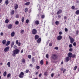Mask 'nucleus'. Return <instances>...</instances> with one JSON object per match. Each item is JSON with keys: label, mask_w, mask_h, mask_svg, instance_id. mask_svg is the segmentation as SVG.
<instances>
[{"label": "nucleus", "mask_w": 79, "mask_h": 79, "mask_svg": "<svg viewBox=\"0 0 79 79\" xmlns=\"http://www.w3.org/2000/svg\"><path fill=\"white\" fill-rule=\"evenodd\" d=\"M19 53V50L18 49H16L12 51V56H15L17 54Z\"/></svg>", "instance_id": "obj_1"}, {"label": "nucleus", "mask_w": 79, "mask_h": 79, "mask_svg": "<svg viewBox=\"0 0 79 79\" xmlns=\"http://www.w3.org/2000/svg\"><path fill=\"white\" fill-rule=\"evenodd\" d=\"M57 57L58 56H57V55H56L55 54H53L52 55V56L51 57V61H52L53 60H56Z\"/></svg>", "instance_id": "obj_2"}, {"label": "nucleus", "mask_w": 79, "mask_h": 79, "mask_svg": "<svg viewBox=\"0 0 79 79\" xmlns=\"http://www.w3.org/2000/svg\"><path fill=\"white\" fill-rule=\"evenodd\" d=\"M69 38L70 39V42L71 44H73L74 42V39L73 38L69 36Z\"/></svg>", "instance_id": "obj_3"}, {"label": "nucleus", "mask_w": 79, "mask_h": 79, "mask_svg": "<svg viewBox=\"0 0 79 79\" xmlns=\"http://www.w3.org/2000/svg\"><path fill=\"white\" fill-rule=\"evenodd\" d=\"M24 73L23 72H22L19 74V77L20 78H23V77H24Z\"/></svg>", "instance_id": "obj_4"}, {"label": "nucleus", "mask_w": 79, "mask_h": 79, "mask_svg": "<svg viewBox=\"0 0 79 79\" xmlns=\"http://www.w3.org/2000/svg\"><path fill=\"white\" fill-rule=\"evenodd\" d=\"M32 34L34 35L36 34H37V30L35 29H34L32 30Z\"/></svg>", "instance_id": "obj_5"}, {"label": "nucleus", "mask_w": 79, "mask_h": 79, "mask_svg": "<svg viewBox=\"0 0 79 79\" xmlns=\"http://www.w3.org/2000/svg\"><path fill=\"white\" fill-rule=\"evenodd\" d=\"M10 49V47H7L6 48H5L4 49V51L5 52H6L7 51H8V50Z\"/></svg>", "instance_id": "obj_6"}, {"label": "nucleus", "mask_w": 79, "mask_h": 79, "mask_svg": "<svg viewBox=\"0 0 79 79\" xmlns=\"http://www.w3.org/2000/svg\"><path fill=\"white\" fill-rule=\"evenodd\" d=\"M14 5L15 10H17V9H18V5L17 4H15Z\"/></svg>", "instance_id": "obj_7"}, {"label": "nucleus", "mask_w": 79, "mask_h": 79, "mask_svg": "<svg viewBox=\"0 0 79 79\" xmlns=\"http://www.w3.org/2000/svg\"><path fill=\"white\" fill-rule=\"evenodd\" d=\"M73 55V54L71 52H69L68 54V56L69 58H71L72 57V56Z\"/></svg>", "instance_id": "obj_8"}, {"label": "nucleus", "mask_w": 79, "mask_h": 79, "mask_svg": "<svg viewBox=\"0 0 79 79\" xmlns=\"http://www.w3.org/2000/svg\"><path fill=\"white\" fill-rule=\"evenodd\" d=\"M62 39V36L61 35H59L58 36L57 39L58 40H60Z\"/></svg>", "instance_id": "obj_9"}, {"label": "nucleus", "mask_w": 79, "mask_h": 79, "mask_svg": "<svg viewBox=\"0 0 79 79\" xmlns=\"http://www.w3.org/2000/svg\"><path fill=\"white\" fill-rule=\"evenodd\" d=\"M35 24H37V25H39V21L37 20L35 21Z\"/></svg>", "instance_id": "obj_10"}, {"label": "nucleus", "mask_w": 79, "mask_h": 79, "mask_svg": "<svg viewBox=\"0 0 79 79\" xmlns=\"http://www.w3.org/2000/svg\"><path fill=\"white\" fill-rule=\"evenodd\" d=\"M8 29H12V25L9 24L8 27Z\"/></svg>", "instance_id": "obj_11"}, {"label": "nucleus", "mask_w": 79, "mask_h": 79, "mask_svg": "<svg viewBox=\"0 0 79 79\" xmlns=\"http://www.w3.org/2000/svg\"><path fill=\"white\" fill-rule=\"evenodd\" d=\"M15 32L13 31L11 34V36L12 37H14L15 36Z\"/></svg>", "instance_id": "obj_12"}, {"label": "nucleus", "mask_w": 79, "mask_h": 79, "mask_svg": "<svg viewBox=\"0 0 79 79\" xmlns=\"http://www.w3.org/2000/svg\"><path fill=\"white\" fill-rule=\"evenodd\" d=\"M14 44H15V42H14V41L12 42L11 44V48H12V47H13V45H14Z\"/></svg>", "instance_id": "obj_13"}, {"label": "nucleus", "mask_w": 79, "mask_h": 79, "mask_svg": "<svg viewBox=\"0 0 79 79\" xmlns=\"http://www.w3.org/2000/svg\"><path fill=\"white\" fill-rule=\"evenodd\" d=\"M62 12V10H59L57 12V15H59L60 13H61Z\"/></svg>", "instance_id": "obj_14"}, {"label": "nucleus", "mask_w": 79, "mask_h": 79, "mask_svg": "<svg viewBox=\"0 0 79 79\" xmlns=\"http://www.w3.org/2000/svg\"><path fill=\"white\" fill-rule=\"evenodd\" d=\"M29 4H30V2H27L24 3L25 5H26V6L29 5Z\"/></svg>", "instance_id": "obj_15"}, {"label": "nucleus", "mask_w": 79, "mask_h": 79, "mask_svg": "<svg viewBox=\"0 0 79 79\" xmlns=\"http://www.w3.org/2000/svg\"><path fill=\"white\" fill-rule=\"evenodd\" d=\"M67 62L69 61V57H67L65 58Z\"/></svg>", "instance_id": "obj_16"}, {"label": "nucleus", "mask_w": 79, "mask_h": 79, "mask_svg": "<svg viewBox=\"0 0 79 79\" xmlns=\"http://www.w3.org/2000/svg\"><path fill=\"white\" fill-rule=\"evenodd\" d=\"M6 40H4L2 41V44L3 45H5V44L6 43Z\"/></svg>", "instance_id": "obj_17"}, {"label": "nucleus", "mask_w": 79, "mask_h": 79, "mask_svg": "<svg viewBox=\"0 0 79 79\" xmlns=\"http://www.w3.org/2000/svg\"><path fill=\"white\" fill-rule=\"evenodd\" d=\"M39 36L38 35H35V40H37V39H38L39 38Z\"/></svg>", "instance_id": "obj_18"}, {"label": "nucleus", "mask_w": 79, "mask_h": 79, "mask_svg": "<svg viewBox=\"0 0 79 79\" xmlns=\"http://www.w3.org/2000/svg\"><path fill=\"white\" fill-rule=\"evenodd\" d=\"M75 13L76 15H79V10H77L76 11Z\"/></svg>", "instance_id": "obj_19"}, {"label": "nucleus", "mask_w": 79, "mask_h": 79, "mask_svg": "<svg viewBox=\"0 0 79 79\" xmlns=\"http://www.w3.org/2000/svg\"><path fill=\"white\" fill-rule=\"evenodd\" d=\"M10 41H8L7 42V44H6V46H8V45H10Z\"/></svg>", "instance_id": "obj_20"}, {"label": "nucleus", "mask_w": 79, "mask_h": 79, "mask_svg": "<svg viewBox=\"0 0 79 79\" xmlns=\"http://www.w3.org/2000/svg\"><path fill=\"white\" fill-rule=\"evenodd\" d=\"M41 41V38H39L37 42L38 43H40Z\"/></svg>", "instance_id": "obj_21"}, {"label": "nucleus", "mask_w": 79, "mask_h": 79, "mask_svg": "<svg viewBox=\"0 0 79 79\" xmlns=\"http://www.w3.org/2000/svg\"><path fill=\"white\" fill-rule=\"evenodd\" d=\"M56 25H58L59 24V21H57L55 22Z\"/></svg>", "instance_id": "obj_22"}, {"label": "nucleus", "mask_w": 79, "mask_h": 79, "mask_svg": "<svg viewBox=\"0 0 79 79\" xmlns=\"http://www.w3.org/2000/svg\"><path fill=\"white\" fill-rule=\"evenodd\" d=\"M8 0H6L5 1V4L6 5H8Z\"/></svg>", "instance_id": "obj_23"}, {"label": "nucleus", "mask_w": 79, "mask_h": 79, "mask_svg": "<svg viewBox=\"0 0 79 79\" xmlns=\"http://www.w3.org/2000/svg\"><path fill=\"white\" fill-rule=\"evenodd\" d=\"M31 61L33 63H34V62H35V59L34 57L32 58Z\"/></svg>", "instance_id": "obj_24"}, {"label": "nucleus", "mask_w": 79, "mask_h": 79, "mask_svg": "<svg viewBox=\"0 0 79 79\" xmlns=\"http://www.w3.org/2000/svg\"><path fill=\"white\" fill-rule=\"evenodd\" d=\"M7 65V66H8V67H10V62H8Z\"/></svg>", "instance_id": "obj_25"}, {"label": "nucleus", "mask_w": 79, "mask_h": 79, "mask_svg": "<svg viewBox=\"0 0 79 79\" xmlns=\"http://www.w3.org/2000/svg\"><path fill=\"white\" fill-rule=\"evenodd\" d=\"M3 75L4 76H6V71H5L3 74Z\"/></svg>", "instance_id": "obj_26"}, {"label": "nucleus", "mask_w": 79, "mask_h": 79, "mask_svg": "<svg viewBox=\"0 0 79 79\" xmlns=\"http://www.w3.org/2000/svg\"><path fill=\"white\" fill-rule=\"evenodd\" d=\"M24 31L23 30H22L21 31L20 33L21 34H23L24 33Z\"/></svg>", "instance_id": "obj_27"}, {"label": "nucleus", "mask_w": 79, "mask_h": 79, "mask_svg": "<svg viewBox=\"0 0 79 79\" xmlns=\"http://www.w3.org/2000/svg\"><path fill=\"white\" fill-rule=\"evenodd\" d=\"M25 13H27V11H28V9H27V8H26L25 9Z\"/></svg>", "instance_id": "obj_28"}, {"label": "nucleus", "mask_w": 79, "mask_h": 79, "mask_svg": "<svg viewBox=\"0 0 79 79\" xmlns=\"http://www.w3.org/2000/svg\"><path fill=\"white\" fill-rule=\"evenodd\" d=\"M9 22V20H8V19H6V20L5 21V22L6 23H8Z\"/></svg>", "instance_id": "obj_29"}, {"label": "nucleus", "mask_w": 79, "mask_h": 79, "mask_svg": "<svg viewBox=\"0 0 79 79\" xmlns=\"http://www.w3.org/2000/svg\"><path fill=\"white\" fill-rule=\"evenodd\" d=\"M14 12H15V11L12 10V12H11V15H13L14 14Z\"/></svg>", "instance_id": "obj_30"}, {"label": "nucleus", "mask_w": 79, "mask_h": 79, "mask_svg": "<svg viewBox=\"0 0 79 79\" xmlns=\"http://www.w3.org/2000/svg\"><path fill=\"white\" fill-rule=\"evenodd\" d=\"M15 24H16V25H18V24H19V21H16L15 22Z\"/></svg>", "instance_id": "obj_31"}, {"label": "nucleus", "mask_w": 79, "mask_h": 79, "mask_svg": "<svg viewBox=\"0 0 79 79\" xmlns=\"http://www.w3.org/2000/svg\"><path fill=\"white\" fill-rule=\"evenodd\" d=\"M22 22H23L24 21V18L23 17L22 18Z\"/></svg>", "instance_id": "obj_32"}, {"label": "nucleus", "mask_w": 79, "mask_h": 79, "mask_svg": "<svg viewBox=\"0 0 79 79\" xmlns=\"http://www.w3.org/2000/svg\"><path fill=\"white\" fill-rule=\"evenodd\" d=\"M25 61H26V60H25L24 59H22V62L23 63H25Z\"/></svg>", "instance_id": "obj_33"}, {"label": "nucleus", "mask_w": 79, "mask_h": 79, "mask_svg": "<svg viewBox=\"0 0 79 79\" xmlns=\"http://www.w3.org/2000/svg\"><path fill=\"white\" fill-rule=\"evenodd\" d=\"M40 64H41V65H43V60H41V61L40 62Z\"/></svg>", "instance_id": "obj_34"}, {"label": "nucleus", "mask_w": 79, "mask_h": 79, "mask_svg": "<svg viewBox=\"0 0 79 79\" xmlns=\"http://www.w3.org/2000/svg\"><path fill=\"white\" fill-rule=\"evenodd\" d=\"M71 9L72 10H74V9H75V7L74 6H73L71 7Z\"/></svg>", "instance_id": "obj_35"}, {"label": "nucleus", "mask_w": 79, "mask_h": 79, "mask_svg": "<svg viewBox=\"0 0 79 79\" xmlns=\"http://www.w3.org/2000/svg\"><path fill=\"white\" fill-rule=\"evenodd\" d=\"M29 19H27L26 21V23H29Z\"/></svg>", "instance_id": "obj_36"}, {"label": "nucleus", "mask_w": 79, "mask_h": 79, "mask_svg": "<svg viewBox=\"0 0 79 79\" xmlns=\"http://www.w3.org/2000/svg\"><path fill=\"white\" fill-rule=\"evenodd\" d=\"M69 48H72V47H73V45L71 44H70L69 45Z\"/></svg>", "instance_id": "obj_37"}, {"label": "nucleus", "mask_w": 79, "mask_h": 79, "mask_svg": "<svg viewBox=\"0 0 79 79\" xmlns=\"http://www.w3.org/2000/svg\"><path fill=\"white\" fill-rule=\"evenodd\" d=\"M73 46H75V47H76V43H75V42H74L73 43Z\"/></svg>", "instance_id": "obj_38"}, {"label": "nucleus", "mask_w": 79, "mask_h": 79, "mask_svg": "<svg viewBox=\"0 0 79 79\" xmlns=\"http://www.w3.org/2000/svg\"><path fill=\"white\" fill-rule=\"evenodd\" d=\"M10 76H11V74L9 73L7 74V77H10Z\"/></svg>", "instance_id": "obj_39"}, {"label": "nucleus", "mask_w": 79, "mask_h": 79, "mask_svg": "<svg viewBox=\"0 0 79 79\" xmlns=\"http://www.w3.org/2000/svg\"><path fill=\"white\" fill-rule=\"evenodd\" d=\"M28 58L31 59V55H29L28 56Z\"/></svg>", "instance_id": "obj_40"}, {"label": "nucleus", "mask_w": 79, "mask_h": 79, "mask_svg": "<svg viewBox=\"0 0 79 79\" xmlns=\"http://www.w3.org/2000/svg\"><path fill=\"white\" fill-rule=\"evenodd\" d=\"M44 74L45 76H47V72H44Z\"/></svg>", "instance_id": "obj_41"}, {"label": "nucleus", "mask_w": 79, "mask_h": 79, "mask_svg": "<svg viewBox=\"0 0 79 79\" xmlns=\"http://www.w3.org/2000/svg\"><path fill=\"white\" fill-rule=\"evenodd\" d=\"M79 32V31L77 30L76 31V35H78Z\"/></svg>", "instance_id": "obj_42"}, {"label": "nucleus", "mask_w": 79, "mask_h": 79, "mask_svg": "<svg viewBox=\"0 0 79 79\" xmlns=\"http://www.w3.org/2000/svg\"><path fill=\"white\" fill-rule=\"evenodd\" d=\"M54 75H55V73H52L51 74V77H53V76H54Z\"/></svg>", "instance_id": "obj_43"}, {"label": "nucleus", "mask_w": 79, "mask_h": 79, "mask_svg": "<svg viewBox=\"0 0 79 79\" xmlns=\"http://www.w3.org/2000/svg\"><path fill=\"white\" fill-rule=\"evenodd\" d=\"M36 68L38 69H39L40 68V67H39V66H37V67H36Z\"/></svg>", "instance_id": "obj_44"}, {"label": "nucleus", "mask_w": 79, "mask_h": 79, "mask_svg": "<svg viewBox=\"0 0 79 79\" xmlns=\"http://www.w3.org/2000/svg\"><path fill=\"white\" fill-rule=\"evenodd\" d=\"M19 43V42H18V40H16V44H17V45Z\"/></svg>", "instance_id": "obj_45"}, {"label": "nucleus", "mask_w": 79, "mask_h": 79, "mask_svg": "<svg viewBox=\"0 0 79 79\" xmlns=\"http://www.w3.org/2000/svg\"><path fill=\"white\" fill-rule=\"evenodd\" d=\"M44 18H45V15H42L41 16V18H42V19H44Z\"/></svg>", "instance_id": "obj_46"}, {"label": "nucleus", "mask_w": 79, "mask_h": 79, "mask_svg": "<svg viewBox=\"0 0 79 79\" xmlns=\"http://www.w3.org/2000/svg\"><path fill=\"white\" fill-rule=\"evenodd\" d=\"M77 66H75V67L74 68V70H76V69H77Z\"/></svg>", "instance_id": "obj_47"}, {"label": "nucleus", "mask_w": 79, "mask_h": 79, "mask_svg": "<svg viewBox=\"0 0 79 79\" xmlns=\"http://www.w3.org/2000/svg\"><path fill=\"white\" fill-rule=\"evenodd\" d=\"M69 52H72L73 51V48H70L69 49Z\"/></svg>", "instance_id": "obj_48"}, {"label": "nucleus", "mask_w": 79, "mask_h": 79, "mask_svg": "<svg viewBox=\"0 0 79 79\" xmlns=\"http://www.w3.org/2000/svg\"><path fill=\"white\" fill-rule=\"evenodd\" d=\"M17 48V46L16 45H15L14 46V48H15V49H16Z\"/></svg>", "instance_id": "obj_49"}, {"label": "nucleus", "mask_w": 79, "mask_h": 79, "mask_svg": "<svg viewBox=\"0 0 79 79\" xmlns=\"http://www.w3.org/2000/svg\"><path fill=\"white\" fill-rule=\"evenodd\" d=\"M49 46L50 47H52V43H50L49 44Z\"/></svg>", "instance_id": "obj_50"}, {"label": "nucleus", "mask_w": 79, "mask_h": 79, "mask_svg": "<svg viewBox=\"0 0 79 79\" xmlns=\"http://www.w3.org/2000/svg\"><path fill=\"white\" fill-rule=\"evenodd\" d=\"M25 72H26V73H28L29 72V70L27 69L26 70Z\"/></svg>", "instance_id": "obj_51"}, {"label": "nucleus", "mask_w": 79, "mask_h": 79, "mask_svg": "<svg viewBox=\"0 0 79 79\" xmlns=\"http://www.w3.org/2000/svg\"><path fill=\"white\" fill-rule=\"evenodd\" d=\"M54 49H55V50H58V47H56L54 48Z\"/></svg>", "instance_id": "obj_52"}, {"label": "nucleus", "mask_w": 79, "mask_h": 79, "mask_svg": "<svg viewBox=\"0 0 79 79\" xmlns=\"http://www.w3.org/2000/svg\"><path fill=\"white\" fill-rule=\"evenodd\" d=\"M0 35L1 36H3V32H1L0 33Z\"/></svg>", "instance_id": "obj_53"}, {"label": "nucleus", "mask_w": 79, "mask_h": 79, "mask_svg": "<svg viewBox=\"0 0 79 79\" xmlns=\"http://www.w3.org/2000/svg\"><path fill=\"white\" fill-rule=\"evenodd\" d=\"M75 56H76V55H73L72 56V58H74Z\"/></svg>", "instance_id": "obj_54"}, {"label": "nucleus", "mask_w": 79, "mask_h": 79, "mask_svg": "<svg viewBox=\"0 0 79 79\" xmlns=\"http://www.w3.org/2000/svg\"><path fill=\"white\" fill-rule=\"evenodd\" d=\"M18 45L19 47H20V45H21V43L19 42Z\"/></svg>", "instance_id": "obj_55"}, {"label": "nucleus", "mask_w": 79, "mask_h": 79, "mask_svg": "<svg viewBox=\"0 0 79 79\" xmlns=\"http://www.w3.org/2000/svg\"><path fill=\"white\" fill-rule=\"evenodd\" d=\"M16 17L17 18H19V15H16Z\"/></svg>", "instance_id": "obj_56"}, {"label": "nucleus", "mask_w": 79, "mask_h": 79, "mask_svg": "<svg viewBox=\"0 0 79 79\" xmlns=\"http://www.w3.org/2000/svg\"><path fill=\"white\" fill-rule=\"evenodd\" d=\"M46 57L47 58H48V55L46 54Z\"/></svg>", "instance_id": "obj_57"}, {"label": "nucleus", "mask_w": 79, "mask_h": 79, "mask_svg": "<svg viewBox=\"0 0 79 79\" xmlns=\"http://www.w3.org/2000/svg\"><path fill=\"white\" fill-rule=\"evenodd\" d=\"M65 32H67V31H68V29L65 28Z\"/></svg>", "instance_id": "obj_58"}, {"label": "nucleus", "mask_w": 79, "mask_h": 79, "mask_svg": "<svg viewBox=\"0 0 79 79\" xmlns=\"http://www.w3.org/2000/svg\"><path fill=\"white\" fill-rule=\"evenodd\" d=\"M59 34L60 35H61L62 34V32H59Z\"/></svg>", "instance_id": "obj_59"}, {"label": "nucleus", "mask_w": 79, "mask_h": 79, "mask_svg": "<svg viewBox=\"0 0 79 79\" xmlns=\"http://www.w3.org/2000/svg\"><path fill=\"white\" fill-rule=\"evenodd\" d=\"M41 76H42V73H40L39 75V77H40Z\"/></svg>", "instance_id": "obj_60"}, {"label": "nucleus", "mask_w": 79, "mask_h": 79, "mask_svg": "<svg viewBox=\"0 0 79 79\" xmlns=\"http://www.w3.org/2000/svg\"><path fill=\"white\" fill-rule=\"evenodd\" d=\"M66 71V69H64V70L63 71V73H64V72H65V71Z\"/></svg>", "instance_id": "obj_61"}, {"label": "nucleus", "mask_w": 79, "mask_h": 79, "mask_svg": "<svg viewBox=\"0 0 79 79\" xmlns=\"http://www.w3.org/2000/svg\"><path fill=\"white\" fill-rule=\"evenodd\" d=\"M23 49H22V50H21L20 52L21 53H23Z\"/></svg>", "instance_id": "obj_62"}, {"label": "nucleus", "mask_w": 79, "mask_h": 79, "mask_svg": "<svg viewBox=\"0 0 79 79\" xmlns=\"http://www.w3.org/2000/svg\"><path fill=\"white\" fill-rule=\"evenodd\" d=\"M30 66L31 67H33L32 64H30Z\"/></svg>", "instance_id": "obj_63"}, {"label": "nucleus", "mask_w": 79, "mask_h": 79, "mask_svg": "<svg viewBox=\"0 0 79 79\" xmlns=\"http://www.w3.org/2000/svg\"><path fill=\"white\" fill-rule=\"evenodd\" d=\"M64 19H66V16H65L64 17Z\"/></svg>", "instance_id": "obj_64"}]
</instances>
